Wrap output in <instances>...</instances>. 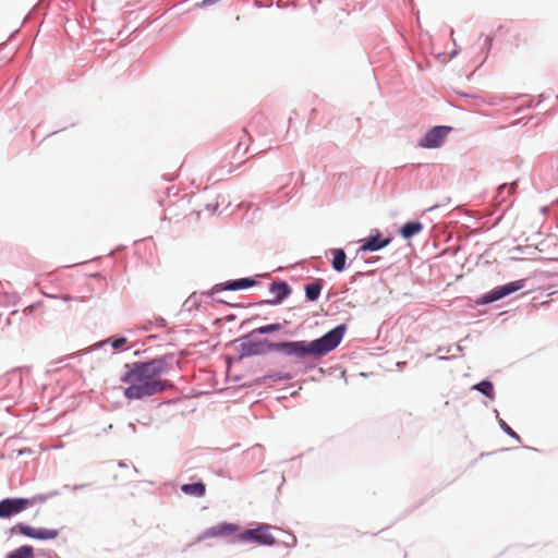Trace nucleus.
<instances>
[{"instance_id": "1", "label": "nucleus", "mask_w": 558, "mask_h": 558, "mask_svg": "<svg viewBox=\"0 0 558 558\" xmlns=\"http://www.w3.org/2000/svg\"><path fill=\"white\" fill-rule=\"evenodd\" d=\"M129 371L121 377L126 384L124 397L129 400H140L167 390L171 385L162 379L168 371V363L163 359H155L146 363L135 362L126 365Z\"/></svg>"}, {"instance_id": "2", "label": "nucleus", "mask_w": 558, "mask_h": 558, "mask_svg": "<svg viewBox=\"0 0 558 558\" xmlns=\"http://www.w3.org/2000/svg\"><path fill=\"white\" fill-rule=\"evenodd\" d=\"M345 332V326L339 325L328 331L319 339L313 341H288L270 343L269 350L281 352L284 355H292L298 359L307 356L322 357L335 350L341 342Z\"/></svg>"}, {"instance_id": "3", "label": "nucleus", "mask_w": 558, "mask_h": 558, "mask_svg": "<svg viewBox=\"0 0 558 558\" xmlns=\"http://www.w3.org/2000/svg\"><path fill=\"white\" fill-rule=\"evenodd\" d=\"M271 526L269 524H259L256 529L246 530L238 534L241 542H254L258 545L272 546L276 543L275 537L270 534Z\"/></svg>"}, {"instance_id": "4", "label": "nucleus", "mask_w": 558, "mask_h": 558, "mask_svg": "<svg viewBox=\"0 0 558 558\" xmlns=\"http://www.w3.org/2000/svg\"><path fill=\"white\" fill-rule=\"evenodd\" d=\"M36 498H7L0 501V518H10L33 506Z\"/></svg>"}, {"instance_id": "5", "label": "nucleus", "mask_w": 558, "mask_h": 558, "mask_svg": "<svg viewBox=\"0 0 558 558\" xmlns=\"http://www.w3.org/2000/svg\"><path fill=\"white\" fill-rule=\"evenodd\" d=\"M450 126H434L430 129L425 136L420 141V146L424 148H437L442 145L446 137L450 133Z\"/></svg>"}, {"instance_id": "6", "label": "nucleus", "mask_w": 558, "mask_h": 558, "mask_svg": "<svg viewBox=\"0 0 558 558\" xmlns=\"http://www.w3.org/2000/svg\"><path fill=\"white\" fill-rule=\"evenodd\" d=\"M13 532H19L20 534L36 538V539H52L59 535L58 530L51 529H34L27 524L19 523L13 529Z\"/></svg>"}, {"instance_id": "7", "label": "nucleus", "mask_w": 558, "mask_h": 558, "mask_svg": "<svg viewBox=\"0 0 558 558\" xmlns=\"http://www.w3.org/2000/svg\"><path fill=\"white\" fill-rule=\"evenodd\" d=\"M524 287L523 280L512 281L502 287L496 288L483 296V303H492L504 296L513 293Z\"/></svg>"}, {"instance_id": "8", "label": "nucleus", "mask_w": 558, "mask_h": 558, "mask_svg": "<svg viewBox=\"0 0 558 558\" xmlns=\"http://www.w3.org/2000/svg\"><path fill=\"white\" fill-rule=\"evenodd\" d=\"M239 531V526L233 523H221L215 526H211L210 529L206 530L201 538H209V537H221L231 535Z\"/></svg>"}, {"instance_id": "9", "label": "nucleus", "mask_w": 558, "mask_h": 558, "mask_svg": "<svg viewBox=\"0 0 558 558\" xmlns=\"http://www.w3.org/2000/svg\"><path fill=\"white\" fill-rule=\"evenodd\" d=\"M390 243V239H381L379 234L362 240V251H378Z\"/></svg>"}, {"instance_id": "10", "label": "nucleus", "mask_w": 558, "mask_h": 558, "mask_svg": "<svg viewBox=\"0 0 558 558\" xmlns=\"http://www.w3.org/2000/svg\"><path fill=\"white\" fill-rule=\"evenodd\" d=\"M255 281L248 278H243L239 280L229 281L223 288H220V286H216L214 288V291H220V290H241L246 289L252 286H254Z\"/></svg>"}, {"instance_id": "11", "label": "nucleus", "mask_w": 558, "mask_h": 558, "mask_svg": "<svg viewBox=\"0 0 558 558\" xmlns=\"http://www.w3.org/2000/svg\"><path fill=\"white\" fill-rule=\"evenodd\" d=\"M181 490L186 495L203 497L206 493V486L202 482L184 484L181 486Z\"/></svg>"}, {"instance_id": "12", "label": "nucleus", "mask_w": 558, "mask_h": 558, "mask_svg": "<svg viewBox=\"0 0 558 558\" xmlns=\"http://www.w3.org/2000/svg\"><path fill=\"white\" fill-rule=\"evenodd\" d=\"M423 230V225L418 221L408 222L405 223L400 233L404 239H411L413 235L420 233Z\"/></svg>"}, {"instance_id": "13", "label": "nucleus", "mask_w": 558, "mask_h": 558, "mask_svg": "<svg viewBox=\"0 0 558 558\" xmlns=\"http://www.w3.org/2000/svg\"><path fill=\"white\" fill-rule=\"evenodd\" d=\"M332 267L336 271H342L345 267L347 255L342 248H336L332 251Z\"/></svg>"}, {"instance_id": "14", "label": "nucleus", "mask_w": 558, "mask_h": 558, "mask_svg": "<svg viewBox=\"0 0 558 558\" xmlns=\"http://www.w3.org/2000/svg\"><path fill=\"white\" fill-rule=\"evenodd\" d=\"M5 558H34V549L29 545H24L9 553Z\"/></svg>"}, {"instance_id": "15", "label": "nucleus", "mask_w": 558, "mask_h": 558, "mask_svg": "<svg viewBox=\"0 0 558 558\" xmlns=\"http://www.w3.org/2000/svg\"><path fill=\"white\" fill-rule=\"evenodd\" d=\"M270 291L276 295L277 301H281L290 293V288L286 282H272Z\"/></svg>"}, {"instance_id": "16", "label": "nucleus", "mask_w": 558, "mask_h": 558, "mask_svg": "<svg viewBox=\"0 0 558 558\" xmlns=\"http://www.w3.org/2000/svg\"><path fill=\"white\" fill-rule=\"evenodd\" d=\"M322 288H323V286H322L320 281H315V282L307 284L305 287L306 298L310 301H316L320 294Z\"/></svg>"}, {"instance_id": "17", "label": "nucleus", "mask_w": 558, "mask_h": 558, "mask_svg": "<svg viewBox=\"0 0 558 558\" xmlns=\"http://www.w3.org/2000/svg\"><path fill=\"white\" fill-rule=\"evenodd\" d=\"M243 350L246 355H257L265 352L264 343L262 341L243 344Z\"/></svg>"}, {"instance_id": "18", "label": "nucleus", "mask_w": 558, "mask_h": 558, "mask_svg": "<svg viewBox=\"0 0 558 558\" xmlns=\"http://www.w3.org/2000/svg\"><path fill=\"white\" fill-rule=\"evenodd\" d=\"M476 390L488 397L489 399H494V386L488 380H483L474 386Z\"/></svg>"}, {"instance_id": "19", "label": "nucleus", "mask_w": 558, "mask_h": 558, "mask_svg": "<svg viewBox=\"0 0 558 558\" xmlns=\"http://www.w3.org/2000/svg\"><path fill=\"white\" fill-rule=\"evenodd\" d=\"M280 329H281V325L280 324H270V325H266V326H262V327L256 328L253 331V333L266 335V333L278 331Z\"/></svg>"}, {"instance_id": "20", "label": "nucleus", "mask_w": 558, "mask_h": 558, "mask_svg": "<svg viewBox=\"0 0 558 558\" xmlns=\"http://www.w3.org/2000/svg\"><path fill=\"white\" fill-rule=\"evenodd\" d=\"M556 101L558 100V96L554 92H546L538 96V99L535 105H542L546 101Z\"/></svg>"}, {"instance_id": "21", "label": "nucleus", "mask_w": 558, "mask_h": 558, "mask_svg": "<svg viewBox=\"0 0 558 558\" xmlns=\"http://www.w3.org/2000/svg\"><path fill=\"white\" fill-rule=\"evenodd\" d=\"M525 98H527V99L524 101L523 105H531L533 99L530 98V96L526 94H518L515 96L507 97V98H504L502 101H518V100H523Z\"/></svg>"}, {"instance_id": "22", "label": "nucleus", "mask_w": 558, "mask_h": 558, "mask_svg": "<svg viewBox=\"0 0 558 558\" xmlns=\"http://www.w3.org/2000/svg\"><path fill=\"white\" fill-rule=\"evenodd\" d=\"M126 343V338L120 337L112 341L111 345L114 350L121 349Z\"/></svg>"}, {"instance_id": "23", "label": "nucleus", "mask_w": 558, "mask_h": 558, "mask_svg": "<svg viewBox=\"0 0 558 558\" xmlns=\"http://www.w3.org/2000/svg\"><path fill=\"white\" fill-rule=\"evenodd\" d=\"M490 47H492V37L485 36L484 43H483V48L486 50L484 59H486L488 51L490 50Z\"/></svg>"}, {"instance_id": "24", "label": "nucleus", "mask_w": 558, "mask_h": 558, "mask_svg": "<svg viewBox=\"0 0 558 558\" xmlns=\"http://www.w3.org/2000/svg\"><path fill=\"white\" fill-rule=\"evenodd\" d=\"M458 96V98H477V96L475 95H471V94H464V93H458V92H454Z\"/></svg>"}, {"instance_id": "25", "label": "nucleus", "mask_w": 558, "mask_h": 558, "mask_svg": "<svg viewBox=\"0 0 558 558\" xmlns=\"http://www.w3.org/2000/svg\"><path fill=\"white\" fill-rule=\"evenodd\" d=\"M506 430L508 434H510L512 436L515 435V433L509 426L506 427Z\"/></svg>"}, {"instance_id": "26", "label": "nucleus", "mask_w": 558, "mask_h": 558, "mask_svg": "<svg viewBox=\"0 0 558 558\" xmlns=\"http://www.w3.org/2000/svg\"><path fill=\"white\" fill-rule=\"evenodd\" d=\"M458 54V51L457 50H452L451 53H450V58H453Z\"/></svg>"}, {"instance_id": "27", "label": "nucleus", "mask_w": 558, "mask_h": 558, "mask_svg": "<svg viewBox=\"0 0 558 558\" xmlns=\"http://www.w3.org/2000/svg\"><path fill=\"white\" fill-rule=\"evenodd\" d=\"M457 100H458V98H453V97H451L450 102H451V101H457Z\"/></svg>"}]
</instances>
